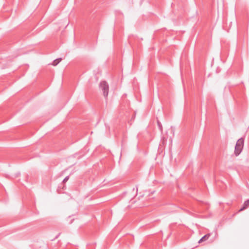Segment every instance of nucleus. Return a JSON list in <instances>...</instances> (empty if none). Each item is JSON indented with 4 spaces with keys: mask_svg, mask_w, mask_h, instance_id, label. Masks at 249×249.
Masks as SVG:
<instances>
[{
    "mask_svg": "<svg viewBox=\"0 0 249 249\" xmlns=\"http://www.w3.org/2000/svg\"><path fill=\"white\" fill-rule=\"evenodd\" d=\"M244 139L243 138H240L237 140L235 145H236V146H237V147L238 146H244Z\"/></svg>",
    "mask_w": 249,
    "mask_h": 249,
    "instance_id": "nucleus-5",
    "label": "nucleus"
},
{
    "mask_svg": "<svg viewBox=\"0 0 249 249\" xmlns=\"http://www.w3.org/2000/svg\"><path fill=\"white\" fill-rule=\"evenodd\" d=\"M69 179V176L66 177L64 178V179H63V182L65 183V182H67L68 180Z\"/></svg>",
    "mask_w": 249,
    "mask_h": 249,
    "instance_id": "nucleus-8",
    "label": "nucleus"
},
{
    "mask_svg": "<svg viewBox=\"0 0 249 249\" xmlns=\"http://www.w3.org/2000/svg\"><path fill=\"white\" fill-rule=\"evenodd\" d=\"M62 60V58H58V59H56L55 60H54L53 63H52V65L54 66H56L57 65H58L60 62V61Z\"/></svg>",
    "mask_w": 249,
    "mask_h": 249,
    "instance_id": "nucleus-6",
    "label": "nucleus"
},
{
    "mask_svg": "<svg viewBox=\"0 0 249 249\" xmlns=\"http://www.w3.org/2000/svg\"><path fill=\"white\" fill-rule=\"evenodd\" d=\"M243 146H238V147L235 145V149H234V153L235 155L237 156H238L241 152L243 149Z\"/></svg>",
    "mask_w": 249,
    "mask_h": 249,
    "instance_id": "nucleus-2",
    "label": "nucleus"
},
{
    "mask_svg": "<svg viewBox=\"0 0 249 249\" xmlns=\"http://www.w3.org/2000/svg\"><path fill=\"white\" fill-rule=\"evenodd\" d=\"M211 236L210 233L207 234L203 236L198 241L199 243H202L204 241H206Z\"/></svg>",
    "mask_w": 249,
    "mask_h": 249,
    "instance_id": "nucleus-4",
    "label": "nucleus"
},
{
    "mask_svg": "<svg viewBox=\"0 0 249 249\" xmlns=\"http://www.w3.org/2000/svg\"><path fill=\"white\" fill-rule=\"evenodd\" d=\"M249 206V199L246 200L243 205V207L239 210V212H241Z\"/></svg>",
    "mask_w": 249,
    "mask_h": 249,
    "instance_id": "nucleus-3",
    "label": "nucleus"
},
{
    "mask_svg": "<svg viewBox=\"0 0 249 249\" xmlns=\"http://www.w3.org/2000/svg\"><path fill=\"white\" fill-rule=\"evenodd\" d=\"M99 88L100 90L103 92L104 97L106 98L108 96L109 87L107 82L103 81L100 83Z\"/></svg>",
    "mask_w": 249,
    "mask_h": 249,
    "instance_id": "nucleus-1",
    "label": "nucleus"
},
{
    "mask_svg": "<svg viewBox=\"0 0 249 249\" xmlns=\"http://www.w3.org/2000/svg\"><path fill=\"white\" fill-rule=\"evenodd\" d=\"M157 124H158V125L159 129H160V131L162 132V127L161 124L160 123V121L159 120H158V121H157Z\"/></svg>",
    "mask_w": 249,
    "mask_h": 249,
    "instance_id": "nucleus-7",
    "label": "nucleus"
}]
</instances>
